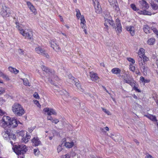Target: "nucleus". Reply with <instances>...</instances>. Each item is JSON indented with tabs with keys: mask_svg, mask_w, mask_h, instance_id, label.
<instances>
[{
	"mask_svg": "<svg viewBox=\"0 0 158 158\" xmlns=\"http://www.w3.org/2000/svg\"><path fill=\"white\" fill-rule=\"evenodd\" d=\"M12 110L16 116H21L25 113L23 106L18 103H15L13 105Z\"/></svg>",
	"mask_w": 158,
	"mask_h": 158,
	"instance_id": "obj_1",
	"label": "nucleus"
},
{
	"mask_svg": "<svg viewBox=\"0 0 158 158\" xmlns=\"http://www.w3.org/2000/svg\"><path fill=\"white\" fill-rule=\"evenodd\" d=\"M76 16L77 19H79L80 18L81 23L80 25L81 27L84 30L85 33L87 34V27L85 24L86 21L85 19L84 16L83 15H81L80 10L78 9H76Z\"/></svg>",
	"mask_w": 158,
	"mask_h": 158,
	"instance_id": "obj_2",
	"label": "nucleus"
},
{
	"mask_svg": "<svg viewBox=\"0 0 158 158\" xmlns=\"http://www.w3.org/2000/svg\"><path fill=\"white\" fill-rule=\"evenodd\" d=\"M123 81L124 83H126L130 85L131 87H133L132 89L135 90L136 92L138 93L141 92L140 90L138 88V85L136 84V82L134 80V79L130 77L129 79L127 78H124V77L123 78Z\"/></svg>",
	"mask_w": 158,
	"mask_h": 158,
	"instance_id": "obj_3",
	"label": "nucleus"
},
{
	"mask_svg": "<svg viewBox=\"0 0 158 158\" xmlns=\"http://www.w3.org/2000/svg\"><path fill=\"white\" fill-rule=\"evenodd\" d=\"M13 149L14 152L18 155H23L27 150L26 146L23 144L15 145Z\"/></svg>",
	"mask_w": 158,
	"mask_h": 158,
	"instance_id": "obj_4",
	"label": "nucleus"
},
{
	"mask_svg": "<svg viewBox=\"0 0 158 158\" xmlns=\"http://www.w3.org/2000/svg\"><path fill=\"white\" fill-rule=\"evenodd\" d=\"M41 68L42 70L47 73L51 74L53 75V77H52L54 81H59L60 79L56 75H55V72L52 69H50L46 67L45 66L42 65Z\"/></svg>",
	"mask_w": 158,
	"mask_h": 158,
	"instance_id": "obj_5",
	"label": "nucleus"
},
{
	"mask_svg": "<svg viewBox=\"0 0 158 158\" xmlns=\"http://www.w3.org/2000/svg\"><path fill=\"white\" fill-rule=\"evenodd\" d=\"M2 135L3 137L6 140H14L16 138L15 135L11 133L10 130L5 129L2 131Z\"/></svg>",
	"mask_w": 158,
	"mask_h": 158,
	"instance_id": "obj_6",
	"label": "nucleus"
},
{
	"mask_svg": "<svg viewBox=\"0 0 158 158\" xmlns=\"http://www.w3.org/2000/svg\"><path fill=\"white\" fill-rule=\"evenodd\" d=\"M21 35L25 38H27L30 40H33V31L32 29H26L24 30Z\"/></svg>",
	"mask_w": 158,
	"mask_h": 158,
	"instance_id": "obj_7",
	"label": "nucleus"
},
{
	"mask_svg": "<svg viewBox=\"0 0 158 158\" xmlns=\"http://www.w3.org/2000/svg\"><path fill=\"white\" fill-rule=\"evenodd\" d=\"M131 7L134 11H136L140 15H151V13L146 10H140L138 8H137L134 4H131Z\"/></svg>",
	"mask_w": 158,
	"mask_h": 158,
	"instance_id": "obj_8",
	"label": "nucleus"
},
{
	"mask_svg": "<svg viewBox=\"0 0 158 158\" xmlns=\"http://www.w3.org/2000/svg\"><path fill=\"white\" fill-rule=\"evenodd\" d=\"M0 14L3 17H9L10 15V8L6 6H2Z\"/></svg>",
	"mask_w": 158,
	"mask_h": 158,
	"instance_id": "obj_9",
	"label": "nucleus"
},
{
	"mask_svg": "<svg viewBox=\"0 0 158 158\" xmlns=\"http://www.w3.org/2000/svg\"><path fill=\"white\" fill-rule=\"evenodd\" d=\"M95 12L99 14L102 12V10L98 0H92Z\"/></svg>",
	"mask_w": 158,
	"mask_h": 158,
	"instance_id": "obj_10",
	"label": "nucleus"
},
{
	"mask_svg": "<svg viewBox=\"0 0 158 158\" xmlns=\"http://www.w3.org/2000/svg\"><path fill=\"white\" fill-rule=\"evenodd\" d=\"M50 44L51 47L56 52H59L61 51V48L56 40L54 39L51 40Z\"/></svg>",
	"mask_w": 158,
	"mask_h": 158,
	"instance_id": "obj_11",
	"label": "nucleus"
},
{
	"mask_svg": "<svg viewBox=\"0 0 158 158\" xmlns=\"http://www.w3.org/2000/svg\"><path fill=\"white\" fill-rule=\"evenodd\" d=\"M138 63L142 72L144 75H146L148 67L145 65V64H143L142 59L139 60Z\"/></svg>",
	"mask_w": 158,
	"mask_h": 158,
	"instance_id": "obj_12",
	"label": "nucleus"
},
{
	"mask_svg": "<svg viewBox=\"0 0 158 158\" xmlns=\"http://www.w3.org/2000/svg\"><path fill=\"white\" fill-rule=\"evenodd\" d=\"M43 113L45 114H47L49 116L52 114L55 115L56 114V113L54 109L48 107L44 108L43 110Z\"/></svg>",
	"mask_w": 158,
	"mask_h": 158,
	"instance_id": "obj_13",
	"label": "nucleus"
},
{
	"mask_svg": "<svg viewBox=\"0 0 158 158\" xmlns=\"http://www.w3.org/2000/svg\"><path fill=\"white\" fill-rule=\"evenodd\" d=\"M35 50L36 52L38 54L42 55L47 58H48L49 57V55H48V53L46 52L40 46L35 48Z\"/></svg>",
	"mask_w": 158,
	"mask_h": 158,
	"instance_id": "obj_14",
	"label": "nucleus"
},
{
	"mask_svg": "<svg viewBox=\"0 0 158 158\" xmlns=\"http://www.w3.org/2000/svg\"><path fill=\"white\" fill-rule=\"evenodd\" d=\"M104 19L105 20V23H104V25L105 27L104 28V29L106 31H108L109 30V27L107 24V23H109L110 25H111L112 26H114V24L113 20L108 19V18H106V16L104 17Z\"/></svg>",
	"mask_w": 158,
	"mask_h": 158,
	"instance_id": "obj_15",
	"label": "nucleus"
},
{
	"mask_svg": "<svg viewBox=\"0 0 158 158\" xmlns=\"http://www.w3.org/2000/svg\"><path fill=\"white\" fill-rule=\"evenodd\" d=\"M140 4V6L141 8L143 10H146L149 7V5L147 2L144 0L139 1Z\"/></svg>",
	"mask_w": 158,
	"mask_h": 158,
	"instance_id": "obj_16",
	"label": "nucleus"
},
{
	"mask_svg": "<svg viewBox=\"0 0 158 158\" xmlns=\"http://www.w3.org/2000/svg\"><path fill=\"white\" fill-rule=\"evenodd\" d=\"M26 3L31 11L32 12L34 15H36L37 13L36 9L31 3L30 2L27 1L26 2Z\"/></svg>",
	"mask_w": 158,
	"mask_h": 158,
	"instance_id": "obj_17",
	"label": "nucleus"
},
{
	"mask_svg": "<svg viewBox=\"0 0 158 158\" xmlns=\"http://www.w3.org/2000/svg\"><path fill=\"white\" fill-rule=\"evenodd\" d=\"M89 76L92 81H96L99 79L98 74L93 71L90 72L89 73Z\"/></svg>",
	"mask_w": 158,
	"mask_h": 158,
	"instance_id": "obj_18",
	"label": "nucleus"
},
{
	"mask_svg": "<svg viewBox=\"0 0 158 158\" xmlns=\"http://www.w3.org/2000/svg\"><path fill=\"white\" fill-rule=\"evenodd\" d=\"M117 23H116V29L117 30L116 31V32L117 33L118 35L122 31V26L120 22V21L119 19H117L116 20Z\"/></svg>",
	"mask_w": 158,
	"mask_h": 158,
	"instance_id": "obj_19",
	"label": "nucleus"
},
{
	"mask_svg": "<svg viewBox=\"0 0 158 158\" xmlns=\"http://www.w3.org/2000/svg\"><path fill=\"white\" fill-rule=\"evenodd\" d=\"M63 142L62 143V144H63L66 148H71L74 145V143L73 142H67L65 139H63Z\"/></svg>",
	"mask_w": 158,
	"mask_h": 158,
	"instance_id": "obj_20",
	"label": "nucleus"
},
{
	"mask_svg": "<svg viewBox=\"0 0 158 158\" xmlns=\"http://www.w3.org/2000/svg\"><path fill=\"white\" fill-rule=\"evenodd\" d=\"M144 116L148 118L149 119H150L153 122H156V124L157 122H157V120L155 116V115H153L151 114H144Z\"/></svg>",
	"mask_w": 158,
	"mask_h": 158,
	"instance_id": "obj_21",
	"label": "nucleus"
},
{
	"mask_svg": "<svg viewBox=\"0 0 158 158\" xmlns=\"http://www.w3.org/2000/svg\"><path fill=\"white\" fill-rule=\"evenodd\" d=\"M31 141L34 145L36 146H38L41 144V142L37 137H34L31 140Z\"/></svg>",
	"mask_w": 158,
	"mask_h": 158,
	"instance_id": "obj_22",
	"label": "nucleus"
},
{
	"mask_svg": "<svg viewBox=\"0 0 158 158\" xmlns=\"http://www.w3.org/2000/svg\"><path fill=\"white\" fill-rule=\"evenodd\" d=\"M18 122L16 119H13L11 121L9 125L12 128L15 127L18 125Z\"/></svg>",
	"mask_w": 158,
	"mask_h": 158,
	"instance_id": "obj_23",
	"label": "nucleus"
},
{
	"mask_svg": "<svg viewBox=\"0 0 158 158\" xmlns=\"http://www.w3.org/2000/svg\"><path fill=\"white\" fill-rule=\"evenodd\" d=\"M138 55L139 57L141 58L140 59H142V57L145 56V50L143 48H141L139 49L138 52Z\"/></svg>",
	"mask_w": 158,
	"mask_h": 158,
	"instance_id": "obj_24",
	"label": "nucleus"
},
{
	"mask_svg": "<svg viewBox=\"0 0 158 158\" xmlns=\"http://www.w3.org/2000/svg\"><path fill=\"white\" fill-rule=\"evenodd\" d=\"M109 136L113 139L115 141H118L119 139L121 138V136L119 135H114L111 134Z\"/></svg>",
	"mask_w": 158,
	"mask_h": 158,
	"instance_id": "obj_25",
	"label": "nucleus"
},
{
	"mask_svg": "<svg viewBox=\"0 0 158 158\" xmlns=\"http://www.w3.org/2000/svg\"><path fill=\"white\" fill-rule=\"evenodd\" d=\"M143 30L144 32L146 34L150 33L151 32V29L147 25H145L144 26Z\"/></svg>",
	"mask_w": 158,
	"mask_h": 158,
	"instance_id": "obj_26",
	"label": "nucleus"
},
{
	"mask_svg": "<svg viewBox=\"0 0 158 158\" xmlns=\"http://www.w3.org/2000/svg\"><path fill=\"white\" fill-rule=\"evenodd\" d=\"M127 30L130 31L131 35L133 36L135 35V31L134 27L132 26H128L126 27Z\"/></svg>",
	"mask_w": 158,
	"mask_h": 158,
	"instance_id": "obj_27",
	"label": "nucleus"
},
{
	"mask_svg": "<svg viewBox=\"0 0 158 158\" xmlns=\"http://www.w3.org/2000/svg\"><path fill=\"white\" fill-rule=\"evenodd\" d=\"M111 72L114 74H118L120 73L121 70L118 68H115L112 69Z\"/></svg>",
	"mask_w": 158,
	"mask_h": 158,
	"instance_id": "obj_28",
	"label": "nucleus"
},
{
	"mask_svg": "<svg viewBox=\"0 0 158 158\" xmlns=\"http://www.w3.org/2000/svg\"><path fill=\"white\" fill-rule=\"evenodd\" d=\"M16 28L19 31L20 34H21L24 30L22 27V24H19L17 22L16 23Z\"/></svg>",
	"mask_w": 158,
	"mask_h": 158,
	"instance_id": "obj_29",
	"label": "nucleus"
},
{
	"mask_svg": "<svg viewBox=\"0 0 158 158\" xmlns=\"http://www.w3.org/2000/svg\"><path fill=\"white\" fill-rule=\"evenodd\" d=\"M9 71L11 73L17 74L19 72V70L11 66L8 67Z\"/></svg>",
	"mask_w": 158,
	"mask_h": 158,
	"instance_id": "obj_30",
	"label": "nucleus"
},
{
	"mask_svg": "<svg viewBox=\"0 0 158 158\" xmlns=\"http://www.w3.org/2000/svg\"><path fill=\"white\" fill-rule=\"evenodd\" d=\"M10 119V118L9 117L4 116L2 119L4 121H5L9 125L11 121Z\"/></svg>",
	"mask_w": 158,
	"mask_h": 158,
	"instance_id": "obj_31",
	"label": "nucleus"
},
{
	"mask_svg": "<svg viewBox=\"0 0 158 158\" xmlns=\"http://www.w3.org/2000/svg\"><path fill=\"white\" fill-rule=\"evenodd\" d=\"M155 39L154 38H151L149 39L147 42V44L149 45H153L155 43Z\"/></svg>",
	"mask_w": 158,
	"mask_h": 158,
	"instance_id": "obj_32",
	"label": "nucleus"
},
{
	"mask_svg": "<svg viewBox=\"0 0 158 158\" xmlns=\"http://www.w3.org/2000/svg\"><path fill=\"white\" fill-rule=\"evenodd\" d=\"M3 121H4L2 119L0 123V126L3 128H5L7 126H9V124H8L6 122Z\"/></svg>",
	"mask_w": 158,
	"mask_h": 158,
	"instance_id": "obj_33",
	"label": "nucleus"
},
{
	"mask_svg": "<svg viewBox=\"0 0 158 158\" xmlns=\"http://www.w3.org/2000/svg\"><path fill=\"white\" fill-rule=\"evenodd\" d=\"M151 6L153 9L155 10L158 9V3L156 4L154 2H152L151 3Z\"/></svg>",
	"mask_w": 158,
	"mask_h": 158,
	"instance_id": "obj_34",
	"label": "nucleus"
},
{
	"mask_svg": "<svg viewBox=\"0 0 158 158\" xmlns=\"http://www.w3.org/2000/svg\"><path fill=\"white\" fill-rule=\"evenodd\" d=\"M23 84L26 86H30L31 85L30 83L29 80L27 78H25L23 79Z\"/></svg>",
	"mask_w": 158,
	"mask_h": 158,
	"instance_id": "obj_35",
	"label": "nucleus"
},
{
	"mask_svg": "<svg viewBox=\"0 0 158 158\" xmlns=\"http://www.w3.org/2000/svg\"><path fill=\"white\" fill-rule=\"evenodd\" d=\"M75 82V85L76 87L79 89H81V84L79 83V81L78 80L74 81Z\"/></svg>",
	"mask_w": 158,
	"mask_h": 158,
	"instance_id": "obj_36",
	"label": "nucleus"
},
{
	"mask_svg": "<svg viewBox=\"0 0 158 158\" xmlns=\"http://www.w3.org/2000/svg\"><path fill=\"white\" fill-rule=\"evenodd\" d=\"M114 9L115 11L117 13L120 12V9L119 7L118 3L113 6Z\"/></svg>",
	"mask_w": 158,
	"mask_h": 158,
	"instance_id": "obj_37",
	"label": "nucleus"
},
{
	"mask_svg": "<svg viewBox=\"0 0 158 158\" xmlns=\"http://www.w3.org/2000/svg\"><path fill=\"white\" fill-rule=\"evenodd\" d=\"M109 2L111 6H114L118 3L116 0H109Z\"/></svg>",
	"mask_w": 158,
	"mask_h": 158,
	"instance_id": "obj_38",
	"label": "nucleus"
},
{
	"mask_svg": "<svg viewBox=\"0 0 158 158\" xmlns=\"http://www.w3.org/2000/svg\"><path fill=\"white\" fill-rule=\"evenodd\" d=\"M34 153L36 156H38L40 154V152L38 149H35L33 151Z\"/></svg>",
	"mask_w": 158,
	"mask_h": 158,
	"instance_id": "obj_39",
	"label": "nucleus"
},
{
	"mask_svg": "<svg viewBox=\"0 0 158 158\" xmlns=\"http://www.w3.org/2000/svg\"><path fill=\"white\" fill-rule=\"evenodd\" d=\"M129 69L130 71L134 72L135 70V67L132 64H130L129 65Z\"/></svg>",
	"mask_w": 158,
	"mask_h": 158,
	"instance_id": "obj_40",
	"label": "nucleus"
},
{
	"mask_svg": "<svg viewBox=\"0 0 158 158\" xmlns=\"http://www.w3.org/2000/svg\"><path fill=\"white\" fill-rule=\"evenodd\" d=\"M143 64H145V62H147L149 60V58L146 56H144L143 57Z\"/></svg>",
	"mask_w": 158,
	"mask_h": 158,
	"instance_id": "obj_41",
	"label": "nucleus"
},
{
	"mask_svg": "<svg viewBox=\"0 0 158 158\" xmlns=\"http://www.w3.org/2000/svg\"><path fill=\"white\" fill-rule=\"evenodd\" d=\"M151 29V30H152L158 36V31L157 30V29L154 27H152Z\"/></svg>",
	"mask_w": 158,
	"mask_h": 158,
	"instance_id": "obj_42",
	"label": "nucleus"
},
{
	"mask_svg": "<svg viewBox=\"0 0 158 158\" xmlns=\"http://www.w3.org/2000/svg\"><path fill=\"white\" fill-rule=\"evenodd\" d=\"M1 77L6 81H9L10 80L9 77L6 75L4 73Z\"/></svg>",
	"mask_w": 158,
	"mask_h": 158,
	"instance_id": "obj_43",
	"label": "nucleus"
},
{
	"mask_svg": "<svg viewBox=\"0 0 158 158\" xmlns=\"http://www.w3.org/2000/svg\"><path fill=\"white\" fill-rule=\"evenodd\" d=\"M127 60L129 62H131L132 64H134L135 63V60L132 58H131V57L127 58Z\"/></svg>",
	"mask_w": 158,
	"mask_h": 158,
	"instance_id": "obj_44",
	"label": "nucleus"
},
{
	"mask_svg": "<svg viewBox=\"0 0 158 158\" xmlns=\"http://www.w3.org/2000/svg\"><path fill=\"white\" fill-rule=\"evenodd\" d=\"M70 157V155L69 154H67L65 155L61 156L60 158H69Z\"/></svg>",
	"mask_w": 158,
	"mask_h": 158,
	"instance_id": "obj_45",
	"label": "nucleus"
},
{
	"mask_svg": "<svg viewBox=\"0 0 158 158\" xmlns=\"http://www.w3.org/2000/svg\"><path fill=\"white\" fill-rule=\"evenodd\" d=\"M25 134V132L23 131H20L17 133V135L23 136Z\"/></svg>",
	"mask_w": 158,
	"mask_h": 158,
	"instance_id": "obj_46",
	"label": "nucleus"
},
{
	"mask_svg": "<svg viewBox=\"0 0 158 158\" xmlns=\"http://www.w3.org/2000/svg\"><path fill=\"white\" fill-rule=\"evenodd\" d=\"M34 103L35 104H36L38 107H39V108L41 107V105L40 104L39 102L38 101H37L36 100H34Z\"/></svg>",
	"mask_w": 158,
	"mask_h": 158,
	"instance_id": "obj_47",
	"label": "nucleus"
},
{
	"mask_svg": "<svg viewBox=\"0 0 158 158\" xmlns=\"http://www.w3.org/2000/svg\"><path fill=\"white\" fill-rule=\"evenodd\" d=\"M152 98L153 99H158V95L156 93H153L152 94Z\"/></svg>",
	"mask_w": 158,
	"mask_h": 158,
	"instance_id": "obj_48",
	"label": "nucleus"
},
{
	"mask_svg": "<svg viewBox=\"0 0 158 158\" xmlns=\"http://www.w3.org/2000/svg\"><path fill=\"white\" fill-rule=\"evenodd\" d=\"M102 110L108 115H110V112L108 110H107L106 109H104V108H102Z\"/></svg>",
	"mask_w": 158,
	"mask_h": 158,
	"instance_id": "obj_49",
	"label": "nucleus"
},
{
	"mask_svg": "<svg viewBox=\"0 0 158 158\" xmlns=\"http://www.w3.org/2000/svg\"><path fill=\"white\" fill-rule=\"evenodd\" d=\"M28 141L27 139V138L26 136L25 137H23L22 138V141L24 142L25 143H26Z\"/></svg>",
	"mask_w": 158,
	"mask_h": 158,
	"instance_id": "obj_50",
	"label": "nucleus"
},
{
	"mask_svg": "<svg viewBox=\"0 0 158 158\" xmlns=\"http://www.w3.org/2000/svg\"><path fill=\"white\" fill-rule=\"evenodd\" d=\"M33 95L34 98H35L36 99H37V98H39V95L38 93L36 92H35Z\"/></svg>",
	"mask_w": 158,
	"mask_h": 158,
	"instance_id": "obj_51",
	"label": "nucleus"
},
{
	"mask_svg": "<svg viewBox=\"0 0 158 158\" xmlns=\"http://www.w3.org/2000/svg\"><path fill=\"white\" fill-rule=\"evenodd\" d=\"M62 148L61 145H59L57 148V151L58 152H60L62 151Z\"/></svg>",
	"mask_w": 158,
	"mask_h": 158,
	"instance_id": "obj_52",
	"label": "nucleus"
},
{
	"mask_svg": "<svg viewBox=\"0 0 158 158\" xmlns=\"http://www.w3.org/2000/svg\"><path fill=\"white\" fill-rule=\"evenodd\" d=\"M47 120H50L53 123V119L52 118V117L51 116H48L47 117Z\"/></svg>",
	"mask_w": 158,
	"mask_h": 158,
	"instance_id": "obj_53",
	"label": "nucleus"
},
{
	"mask_svg": "<svg viewBox=\"0 0 158 158\" xmlns=\"http://www.w3.org/2000/svg\"><path fill=\"white\" fill-rule=\"evenodd\" d=\"M4 92L5 90L4 89L1 87H0V95Z\"/></svg>",
	"mask_w": 158,
	"mask_h": 158,
	"instance_id": "obj_54",
	"label": "nucleus"
},
{
	"mask_svg": "<svg viewBox=\"0 0 158 158\" xmlns=\"http://www.w3.org/2000/svg\"><path fill=\"white\" fill-rule=\"evenodd\" d=\"M106 16V18H108V19H110L111 18V16H110V14L109 13L106 14V15H105V16H104V18Z\"/></svg>",
	"mask_w": 158,
	"mask_h": 158,
	"instance_id": "obj_55",
	"label": "nucleus"
},
{
	"mask_svg": "<svg viewBox=\"0 0 158 158\" xmlns=\"http://www.w3.org/2000/svg\"><path fill=\"white\" fill-rule=\"evenodd\" d=\"M59 120L57 119H54L53 120V123L56 124L59 122Z\"/></svg>",
	"mask_w": 158,
	"mask_h": 158,
	"instance_id": "obj_56",
	"label": "nucleus"
},
{
	"mask_svg": "<svg viewBox=\"0 0 158 158\" xmlns=\"http://www.w3.org/2000/svg\"><path fill=\"white\" fill-rule=\"evenodd\" d=\"M19 51H20V52H19V54L21 55H23V51L21 48H19Z\"/></svg>",
	"mask_w": 158,
	"mask_h": 158,
	"instance_id": "obj_57",
	"label": "nucleus"
},
{
	"mask_svg": "<svg viewBox=\"0 0 158 158\" xmlns=\"http://www.w3.org/2000/svg\"><path fill=\"white\" fill-rule=\"evenodd\" d=\"M140 80L142 82H144L145 79L143 77L141 76L140 78Z\"/></svg>",
	"mask_w": 158,
	"mask_h": 158,
	"instance_id": "obj_58",
	"label": "nucleus"
},
{
	"mask_svg": "<svg viewBox=\"0 0 158 158\" xmlns=\"http://www.w3.org/2000/svg\"><path fill=\"white\" fill-rule=\"evenodd\" d=\"M69 77L70 79L73 80H74V77L73 76H72V75L71 74H69Z\"/></svg>",
	"mask_w": 158,
	"mask_h": 158,
	"instance_id": "obj_59",
	"label": "nucleus"
},
{
	"mask_svg": "<svg viewBox=\"0 0 158 158\" xmlns=\"http://www.w3.org/2000/svg\"><path fill=\"white\" fill-rule=\"evenodd\" d=\"M145 158H153L150 155H147L146 156Z\"/></svg>",
	"mask_w": 158,
	"mask_h": 158,
	"instance_id": "obj_60",
	"label": "nucleus"
},
{
	"mask_svg": "<svg viewBox=\"0 0 158 158\" xmlns=\"http://www.w3.org/2000/svg\"><path fill=\"white\" fill-rule=\"evenodd\" d=\"M150 81L149 79H145L144 81V83H148L150 82Z\"/></svg>",
	"mask_w": 158,
	"mask_h": 158,
	"instance_id": "obj_61",
	"label": "nucleus"
},
{
	"mask_svg": "<svg viewBox=\"0 0 158 158\" xmlns=\"http://www.w3.org/2000/svg\"><path fill=\"white\" fill-rule=\"evenodd\" d=\"M59 16L60 17V21L61 22H64V20H63V17H62V16H61L60 15H59Z\"/></svg>",
	"mask_w": 158,
	"mask_h": 158,
	"instance_id": "obj_62",
	"label": "nucleus"
},
{
	"mask_svg": "<svg viewBox=\"0 0 158 158\" xmlns=\"http://www.w3.org/2000/svg\"><path fill=\"white\" fill-rule=\"evenodd\" d=\"M134 141L137 144H139V142L136 139H134Z\"/></svg>",
	"mask_w": 158,
	"mask_h": 158,
	"instance_id": "obj_63",
	"label": "nucleus"
},
{
	"mask_svg": "<svg viewBox=\"0 0 158 158\" xmlns=\"http://www.w3.org/2000/svg\"><path fill=\"white\" fill-rule=\"evenodd\" d=\"M26 137L27 138V139L28 140L30 138V135H26Z\"/></svg>",
	"mask_w": 158,
	"mask_h": 158,
	"instance_id": "obj_64",
	"label": "nucleus"
}]
</instances>
